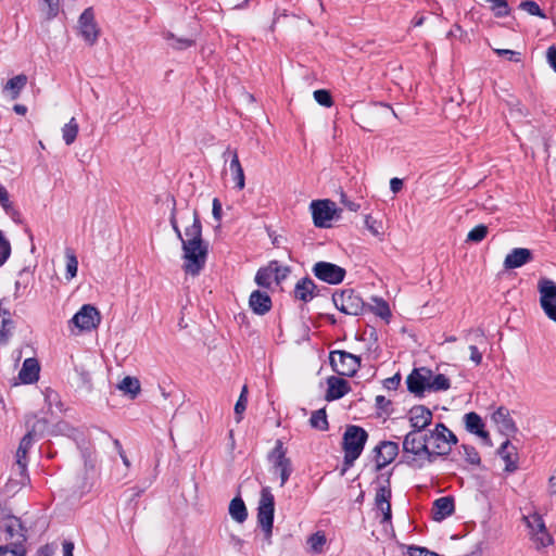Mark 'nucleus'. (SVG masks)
<instances>
[{"label": "nucleus", "mask_w": 556, "mask_h": 556, "mask_svg": "<svg viewBox=\"0 0 556 556\" xmlns=\"http://www.w3.org/2000/svg\"><path fill=\"white\" fill-rule=\"evenodd\" d=\"M170 225L177 238L181 241L182 268L185 273L191 276H198L205 266L208 253L207 243L202 238V224L198 212H193L192 224L185 228L184 233L178 227L174 213H172L170 216Z\"/></svg>", "instance_id": "1"}, {"label": "nucleus", "mask_w": 556, "mask_h": 556, "mask_svg": "<svg viewBox=\"0 0 556 556\" xmlns=\"http://www.w3.org/2000/svg\"><path fill=\"white\" fill-rule=\"evenodd\" d=\"M403 453L406 464L414 469H421L433 463L426 435H420L417 431H409L404 437Z\"/></svg>", "instance_id": "2"}, {"label": "nucleus", "mask_w": 556, "mask_h": 556, "mask_svg": "<svg viewBox=\"0 0 556 556\" xmlns=\"http://www.w3.org/2000/svg\"><path fill=\"white\" fill-rule=\"evenodd\" d=\"M275 497L268 486L261 491L257 505V523L263 532V548L271 545Z\"/></svg>", "instance_id": "3"}, {"label": "nucleus", "mask_w": 556, "mask_h": 556, "mask_svg": "<svg viewBox=\"0 0 556 556\" xmlns=\"http://www.w3.org/2000/svg\"><path fill=\"white\" fill-rule=\"evenodd\" d=\"M425 435L433 462L438 456L447 455L452 450V445L457 443L456 435L444 424H437L434 429Z\"/></svg>", "instance_id": "4"}, {"label": "nucleus", "mask_w": 556, "mask_h": 556, "mask_svg": "<svg viewBox=\"0 0 556 556\" xmlns=\"http://www.w3.org/2000/svg\"><path fill=\"white\" fill-rule=\"evenodd\" d=\"M368 439L367 432L358 426H349L343 434L344 464L352 466L361 456Z\"/></svg>", "instance_id": "5"}, {"label": "nucleus", "mask_w": 556, "mask_h": 556, "mask_svg": "<svg viewBox=\"0 0 556 556\" xmlns=\"http://www.w3.org/2000/svg\"><path fill=\"white\" fill-rule=\"evenodd\" d=\"M330 364L338 375L351 377L361 367V358L345 351H333L330 353Z\"/></svg>", "instance_id": "6"}, {"label": "nucleus", "mask_w": 556, "mask_h": 556, "mask_svg": "<svg viewBox=\"0 0 556 556\" xmlns=\"http://www.w3.org/2000/svg\"><path fill=\"white\" fill-rule=\"evenodd\" d=\"M540 305L545 315L556 323V282L542 278L539 280Z\"/></svg>", "instance_id": "7"}, {"label": "nucleus", "mask_w": 556, "mask_h": 556, "mask_svg": "<svg viewBox=\"0 0 556 556\" xmlns=\"http://www.w3.org/2000/svg\"><path fill=\"white\" fill-rule=\"evenodd\" d=\"M269 462L273 465V472L280 476V485L283 486L292 472V465L291 460L286 456V450L280 440L276 442L274 450L269 454Z\"/></svg>", "instance_id": "8"}, {"label": "nucleus", "mask_w": 556, "mask_h": 556, "mask_svg": "<svg viewBox=\"0 0 556 556\" xmlns=\"http://www.w3.org/2000/svg\"><path fill=\"white\" fill-rule=\"evenodd\" d=\"M336 307L346 315L357 316L363 313L365 304L353 290H343L332 296Z\"/></svg>", "instance_id": "9"}, {"label": "nucleus", "mask_w": 556, "mask_h": 556, "mask_svg": "<svg viewBox=\"0 0 556 556\" xmlns=\"http://www.w3.org/2000/svg\"><path fill=\"white\" fill-rule=\"evenodd\" d=\"M314 225L318 228H328L333 219L337 207L331 200H314L309 205Z\"/></svg>", "instance_id": "10"}, {"label": "nucleus", "mask_w": 556, "mask_h": 556, "mask_svg": "<svg viewBox=\"0 0 556 556\" xmlns=\"http://www.w3.org/2000/svg\"><path fill=\"white\" fill-rule=\"evenodd\" d=\"M1 529L4 532V539L10 545H25L26 530L21 520L15 516H5L1 521Z\"/></svg>", "instance_id": "11"}, {"label": "nucleus", "mask_w": 556, "mask_h": 556, "mask_svg": "<svg viewBox=\"0 0 556 556\" xmlns=\"http://www.w3.org/2000/svg\"><path fill=\"white\" fill-rule=\"evenodd\" d=\"M313 274L319 280L329 285H338L345 277V269L337 264L329 262H317L312 269Z\"/></svg>", "instance_id": "12"}, {"label": "nucleus", "mask_w": 556, "mask_h": 556, "mask_svg": "<svg viewBox=\"0 0 556 556\" xmlns=\"http://www.w3.org/2000/svg\"><path fill=\"white\" fill-rule=\"evenodd\" d=\"M530 535L536 547H546L554 543L552 535L548 533L544 520L538 514L525 517Z\"/></svg>", "instance_id": "13"}, {"label": "nucleus", "mask_w": 556, "mask_h": 556, "mask_svg": "<svg viewBox=\"0 0 556 556\" xmlns=\"http://www.w3.org/2000/svg\"><path fill=\"white\" fill-rule=\"evenodd\" d=\"M100 320V313L89 304L84 305L72 318V323L80 330L94 329Z\"/></svg>", "instance_id": "14"}, {"label": "nucleus", "mask_w": 556, "mask_h": 556, "mask_svg": "<svg viewBox=\"0 0 556 556\" xmlns=\"http://www.w3.org/2000/svg\"><path fill=\"white\" fill-rule=\"evenodd\" d=\"M79 33L89 45H93L98 40L99 28L94 21V13L91 8L86 9L78 21Z\"/></svg>", "instance_id": "15"}, {"label": "nucleus", "mask_w": 556, "mask_h": 556, "mask_svg": "<svg viewBox=\"0 0 556 556\" xmlns=\"http://www.w3.org/2000/svg\"><path fill=\"white\" fill-rule=\"evenodd\" d=\"M432 417V412L428 407L424 405L413 406L408 412V419L413 428L412 431L420 433L431 424Z\"/></svg>", "instance_id": "16"}, {"label": "nucleus", "mask_w": 556, "mask_h": 556, "mask_svg": "<svg viewBox=\"0 0 556 556\" xmlns=\"http://www.w3.org/2000/svg\"><path fill=\"white\" fill-rule=\"evenodd\" d=\"M376 462L379 469L389 465L399 454V444L392 441H383L376 448Z\"/></svg>", "instance_id": "17"}, {"label": "nucleus", "mask_w": 556, "mask_h": 556, "mask_svg": "<svg viewBox=\"0 0 556 556\" xmlns=\"http://www.w3.org/2000/svg\"><path fill=\"white\" fill-rule=\"evenodd\" d=\"M533 260L531 250L515 248L505 257L503 266L505 269L519 268Z\"/></svg>", "instance_id": "18"}, {"label": "nucleus", "mask_w": 556, "mask_h": 556, "mask_svg": "<svg viewBox=\"0 0 556 556\" xmlns=\"http://www.w3.org/2000/svg\"><path fill=\"white\" fill-rule=\"evenodd\" d=\"M328 389L325 399L328 402L339 400L348 394L351 390L349 382L340 377L330 376L327 379Z\"/></svg>", "instance_id": "19"}, {"label": "nucleus", "mask_w": 556, "mask_h": 556, "mask_svg": "<svg viewBox=\"0 0 556 556\" xmlns=\"http://www.w3.org/2000/svg\"><path fill=\"white\" fill-rule=\"evenodd\" d=\"M223 156L230 157L229 170H230L232 178L236 182V187L239 190H242L245 186V177H244V172L240 164L237 151L231 150L230 148H227L226 151L224 152Z\"/></svg>", "instance_id": "20"}, {"label": "nucleus", "mask_w": 556, "mask_h": 556, "mask_svg": "<svg viewBox=\"0 0 556 556\" xmlns=\"http://www.w3.org/2000/svg\"><path fill=\"white\" fill-rule=\"evenodd\" d=\"M491 419L497 426L498 430L505 434L514 433L517 430L509 410L504 406H500L492 414Z\"/></svg>", "instance_id": "21"}, {"label": "nucleus", "mask_w": 556, "mask_h": 556, "mask_svg": "<svg viewBox=\"0 0 556 556\" xmlns=\"http://www.w3.org/2000/svg\"><path fill=\"white\" fill-rule=\"evenodd\" d=\"M464 420H465L466 429L470 433H473V434L478 435L479 438H481L482 440H484L486 443H490L489 432L484 430V424H483L481 417L477 413H475V412L467 413L464 416Z\"/></svg>", "instance_id": "22"}, {"label": "nucleus", "mask_w": 556, "mask_h": 556, "mask_svg": "<svg viewBox=\"0 0 556 556\" xmlns=\"http://www.w3.org/2000/svg\"><path fill=\"white\" fill-rule=\"evenodd\" d=\"M317 295V286L308 278L300 279L294 288V298L306 303Z\"/></svg>", "instance_id": "23"}, {"label": "nucleus", "mask_w": 556, "mask_h": 556, "mask_svg": "<svg viewBox=\"0 0 556 556\" xmlns=\"http://www.w3.org/2000/svg\"><path fill=\"white\" fill-rule=\"evenodd\" d=\"M454 500L451 496L439 497L433 502L432 518L441 521L454 513Z\"/></svg>", "instance_id": "24"}, {"label": "nucleus", "mask_w": 556, "mask_h": 556, "mask_svg": "<svg viewBox=\"0 0 556 556\" xmlns=\"http://www.w3.org/2000/svg\"><path fill=\"white\" fill-rule=\"evenodd\" d=\"M251 309L257 315H264L271 308V299L266 292L255 290L249 299Z\"/></svg>", "instance_id": "25"}, {"label": "nucleus", "mask_w": 556, "mask_h": 556, "mask_svg": "<svg viewBox=\"0 0 556 556\" xmlns=\"http://www.w3.org/2000/svg\"><path fill=\"white\" fill-rule=\"evenodd\" d=\"M391 489L389 484L381 485L376 493L375 502L377 507L382 511L383 514V522L390 521L392 514H391Z\"/></svg>", "instance_id": "26"}, {"label": "nucleus", "mask_w": 556, "mask_h": 556, "mask_svg": "<svg viewBox=\"0 0 556 556\" xmlns=\"http://www.w3.org/2000/svg\"><path fill=\"white\" fill-rule=\"evenodd\" d=\"M39 364L35 358H26L23 363L22 369L18 372V378L23 383H34L39 378Z\"/></svg>", "instance_id": "27"}, {"label": "nucleus", "mask_w": 556, "mask_h": 556, "mask_svg": "<svg viewBox=\"0 0 556 556\" xmlns=\"http://www.w3.org/2000/svg\"><path fill=\"white\" fill-rule=\"evenodd\" d=\"M27 76L25 74H18L7 81L3 87V93H5L11 100H16L21 91L27 85Z\"/></svg>", "instance_id": "28"}, {"label": "nucleus", "mask_w": 556, "mask_h": 556, "mask_svg": "<svg viewBox=\"0 0 556 556\" xmlns=\"http://www.w3.org/2000/svg\"><path fill=\"white\" fill-rule=\"evenodd\" d=\"M498 454L505 462L506 471H515L517 469V453L515 446H513L508 440L502 443L498 448Z\"/></svg>", "instance_id": "29"}, {"label": "nucleus", "mask_w": 556, "mask_h": 556, "mask_svg": "<svg viewBox=\"0 0 556 556\" xmlns=\"http://www.w3.org/2000/svg\"><path fill=\"white\" fill-rule=\"evenodd\" d=\"M407 389L416 396L425 395L422 368L414 369L406 379Z\"/></svg>", "instance_id": "30"}, {"label": "nucleus", "mask_w": 556, "mask_h": 556, "mask_svg": "<svg viewBox=\"0 0 556 556\" xmlns=\"http://www.w3.org/2000/svg\"><path fill=\"white\" fill-rule=\"evenodd\" d=\"M13 328L14 321L11 318V314L0 307V345L9 342Z\"/></svg>", "instance_id": "31"}, {"label": "nucleus", "mask_w": 556, "mask_h": 556, "mask_svg": "<svg viewBox=\"0 0 556 556\" xmlns=\"http://www.w3.org/2000/svg\"><path fill=\"white\" fill-rule=\"evenodd\" d=\"M27 452L22 450L21 447L16 451V462L15 467L13 468L16 476H18V480H16L17 484L24 485L28 481V477L26 475L27 471V462H26Z\"/></svg>", "instance_id": "32"}, {"label": "nucleus", "mask_w": 556, "mask_h": 556, "mask_svg": "<svg viewBox=\"0 0 556 556\" xmlns=\"http://www.w3.org/2000/svg\"><path fill=\"white\" fill-rule=\"evenodd\" d=\"M229 515L235 521L239 523H242L247 520L248 509L243 500L240 496H236L230 501Z\"/></svg>", "instance_id": "33"}, {"label": "nucleus", "mask_w": 556, "mask_h": 556, "mask_svg": "<svg viewBox=\"0 0 556 556\" xmlns=\"http://www.w3.org/2000/svg\"><path fill=\"white\" fill-rule=\"evenodd\" d=\"M277 269V262H271L267 267L260 268L255 275V282L260 287L269 288L274 281V270Z\"/></svg>", "instance_id": "34"}, {"label": "nucleus", "mask_w": 556, "mask_h": 556, "mask_svg": "<svg viewBox=\"0 0 556 556\" xmlns=\"http://www.w3.org/2000/svg\"><path fill=\"white\" fill-rule=\"evenodd\" d=\"M118 389L125 394H129L131 399H135L140 393V382L137 378L127 376L119 383Z\"/></svg>", "instance_id": "35"}, {"label": "nucleus", "mask_w": 556, "mask_h": 556, "mask_svg": "<svg viewBox=\"0 0 556 556\" xmlns=\"http://www.w3.org/2000/svg\"><path fill=\"white\" fill-rule=\"evenodd\" d=\"M78 123L75 117H72L62 128V138L67 146H71L78 134Z\"/></svg>", "instance_id": "36"}, {"label": "nucleus", "mask_w": 556, "mask_h": 556, "mask_svg": "<svg viewBox=\"0 0 556 556\" xmlns=\"http://www.w3.org/2000/svg\"><path fill=\"white\" fill-rule=\"evenodd\" d=\"M309 424L315 429L323 430V431L327 430L328 429V420H327L326 410L324 408L315 410L309 418Z\"/></svg>", "instance_id": "37"}, {"label": "nucleus", "mask_w": 556, "mask_h": 556, "mask_svg": "<svg viewBox=\"0 0 556 556\" xmlns=\"http://www.w3.org/2000/svg\"><path fill=\"white\" fill-rule=\"evenodd\" d=\"M432 392L446 391L451 387L450 379L443 374H432Z\"/></svg>", "instance_id": "38"}, {"label": "nucleus", "mask_w": 556, "mask_h": 556, "mask_svg": "<svg viewBox=\"0 0 556 556\" xmlns=\"http://www.w3.org/2000/svg\"><path fill=\"white\" fill-rule=\"evenodd\" d=\"M488 235V227L483 224L477 225L472 228L467 235L468 242L479 243L481 242Z\"/></svg>", "instance_id": "39"}, {"label": "nucleus", "mask_w": 556, "mask_h": 556, "mask_svg": "<svg viewBox=\"0 0 556 556\" xmlns=\"http://www.w3.org/2000/svg\"><path fill=\"white\" fill-rule=\"evenodd\" d=\"M491 3V10L496 17L509 15L510 10L506 0H488Z\"/></svg>", "instance_id": "40"}, {"label": "nucleus", "mask_w": 556, "mask_h": 556, "mask_svg": "<svg viewBox=\"0 0 556 556\" xmlns=\"http://www.w3.org/2000/svg\"><path fill=\"white\" fill-rule=\"evenodd\" d=\"M326 541L327 540L325 533L318 531L308 538L307 543L309 544L313 552L320 553L324 545L326 544Z\"/></svg>", "instance_id": "41"}, {"label": "nucleus", "mask_w": 556, "mask_h": 556, "mask_svg": "<svg viewBox=\"0 0 556 556\" xmlns=\"http://www.w3.org/2000/svg\"><path fill=\"white\" fill-rule=\"evenodd\" d=\"M78 270V261L75 254L66 251V278L73 279L76 277Z\"/></svg>", "instance_id": "42"}, {"label": "nucleus", "mask_w": 556, "mask_h": 556, "mask_svg": "<svg viewBox=\"0 0 556 556\" xmlns=\"http://www.w3.org/2000/svg\"><path fill=\"white\" fill-rule=\"evenodd\" d=\"M0 556H26L25 545H3L0 546Z\"/></svg>", "instance_id": "43"}, {"label": "nucleus", "mask_w": 556, "mask_h": 556, "mask_svg": "<svg viewBox=\"0 0 556 556\" xmlns=\"http://www.w3.org/2000/svg\"><path fill=\"white\" fill-rule=\"evenodd\" d=\"M11 255V243L0 230V267L9 260Z\"/></svg>", "instance_id": "44"}, {"label": "nucleus", "mask_w": 556, "mask_h": 556, "mask_svg": "<svg viewBox=\"0 0 556 556\" xmlns=\"http://www.w3.org/2000/svg\"><path fill=\"white\" fill-rule=\"evenodd\" d=\"M462 448H463V454H464L467 463H469L470 465H479L480 464V462H481L480 455L473 446L463 444Z\"/></svg>", "instance_id": "45"}, {"label": "nucleus", "mask_w": 556, "mask_h": 556, "mask_svg": "<svg viewBox=\"0 0 556 556\" xmlns=\"http://www.w3.org/2000/svg\"><path fill=\"white\" fill-rule=\"evenodd\" d=\"M313 97L318 104L325 108H330L333 104L331 94L325 89L315 90Z\"/></svg>", "instance_id": "46"}, {"label": "nucleus", "mask_w": 556, "mask_h": 556, "mask_svg": "<svg viewBox=\"0 0 556 556\" xmlns=\"http://www.w3.org/2000/svg\"><path fill=\"white\" fill-rule=\"evenodd\" d=\"M519 8L526 12H528L530 15H534V16H540V17H545V15L543 14L541 8L539 7V4L534 1H531V0H526V1H522L520 4H519Z\"/></svg>", "instance_id": "47"}, {"label": "nucleus", "mask_w": 556, "mask_h": 556, "mask_svg": "<svg viewBox=\"0 0 556 556\" xmlns=\"http://www.w3.org/2000/svg\"><path fill=\"white\" fill-rule=\"evenodd\" d=\"M0 205L7 214H11L13 212V205L10 201L9 192L4 187L0 188Z\"/></svg>", "instance_id": "48"}, {"label": "nucleus", "mask_w": 556, "mask_h": 556, "mask_svg": "<svg viewBox=\"0 0 556 556\" xmlns=\"http://www.w3.org/2000/svg\"><path fill=\"white\" fill-rule=\"evenodd\" d=\"M408 555L409 556H440L439 554L431 552L428 548L421 547V546H409Z\"/></svg>", "instance_id": "49"}, {"label": "nucleus", "mask_w": 556, "mask_h": 556, "mask_svg": "<svg viewBox=\"0 0 556 556\" xmlns=\"http://www.w3.org/2000/svg\"><path fill=\"white\" fill-rule=\"evenodd\" d=\"M248 404V399L244 396H239L236 405H235V415L237 422H240L242 419V414L244 413Z\"/></svg>", "instance_id": "50"}, {"label": "nucleus", "mask_w": 556, "mask_h": 556, "mask_svg": "<svg viewBox=\"0 0 556 556\" xmlns=\"http://www.w3.org/2000/svg\"><path fill=\"white\" fill-rule=\"evenodd\" d=\"M494 52L498 56L507 58L509 61H513V62H519L520 61V58H519L520 53L517 52V51L509 50V49H495Z\"/></svg>", "instance_id": "51"}, {"label": "nucleus", "mask_w": 556, "mask_h": 556, "mask_svg": "<svg viewBox=\"0 0 556 556\" xmlns=\"http://www.w3.org/2000/svg\"><path fill=\"white\" fill-rule=\"evenodd\" d=\"M168 39L173 40L170 45L176 49H186L193 45V40L188 38H176L173 35H170Z\"/></svg>", "instance_id": "52"}, {"label": "nucleus", "mask_w": 556, "mask_h": 556, "mask_svg": "<svg viewBox=\"0 0 556 556\" xmlns=\"http://www.w3.org/2000/svg\"><path fill=\"white\" fill-rule=\"evenodd\" d=\"M35 440V433H34V430H29L27 431V433L22 438L21 442H20V445L18 447H21L22 450H25L26 452H28V450L30 448L33 442Z\"/></svg>", "instance_id": "53"}, {"label": "nucleus", "mask_w": 556, "mask_h": 556, "mask_svg": "<svg viewBox=\"0 0 556 556\" xmlns=\"http://www.w3.org/2000/svg\"><path fill=\"white\" fill-rule=\"evenodd\" d=\"M212 206H213L212 207L213 217L215 218V220L219 222L222 219V213H223L220 201L217 198H214L213 202H212Z\"/></svg>", "instance_id": "54"}, {"label": "nucleus", "mask_w": 556, "mask_h": 556, "mask_svg": "<svg viewBox=\"0 0 556 556\" xmlns=\"http://www.w3.org/2000/svg\"><path fill=\"white\" fill-rule=\"evenodd\" d=\"M422 372H424L425 393L432 392L431 380H432L433 371L430 369H427V368H422Z\"/></svg>", "instance_id": "55"}, {"label": "nucleus", "mask_w": 556, "mask_h": 556, "mask_svg": "<svg viewBox=\"0 0 556 556\" xmlns=\"http://www.w3.org/2000/svg\"><path fill=\"white\" fill-rule=\"evenodd\" d=\"M469 351H470V359L476 365H480L482 362V353L479 351V349L476 345H470Z\"/></svg>", "instance_id": "56"}, {"label": "nucleus", "mask_w": 556, "mask_h": 556, "mask_svg": "<svg viewBox=\"0 0 556 556\" xmlns=\"http://www.w3.org/2000/svg\"><path fill=\"white\" fill-rule=\"evenodd\" d=\"M401 382V377L399 374L394 375L391 378L384 380V387L389 390H395Z\"/></svg>", "instance_id": "57"}, {"label": "nucleus", "mask_w": 556, "mask_h": 556, "mask_svg": "<svg viewBox=\"0 0 556 556\" xmlns=\"http://www.w3.org/2000/svg\"><path fill=\"white\" fill-rule=\"evenodd\" d=\"M390 405H391V401L386 399V396H383V395L376 396V406L379 409L387 410Z\"/></svg>", "instance_id": "58"}, {"label": "nucleus", "mask_w": 556, "mask_h": 556, "mask_svg": "<svg viewBox=\"0 0 556 556\" xmlns=\"http://www.w3.org/2000/svg\"><path fill=\"white\" fill-rule=\"evenodd\" d=\"M376 224V220H374L370 216L366 217L365 225L374 236H378L380 233Z\"/></svg>", "instance_id": "59"}, {"label": "nucleus", "mask_w": 556, "mask_h": 556, "mask_svg": "<svg viewBox=\"0 0 556 556\" xmlns=\"http://www.w3.org/2000/svg\"><path fill=\"white\" fill-rule=\"evenodd\" d=\"M402 188H403L402 179L394 177L390 180V189L393 193L400 192L402 190Z\"/></svg>", "instance_id": "60"}, {"label": "nucleus", "mask_w": 556, "mask_h": 556, "mask_svg": "<svg viewBox=\"0 0 556 556\" xmlns=\"http://www.w3.org/2000/svg\"><path fill=\"white\" fill-rule=\"evenodd\" d=\"M547 60L551 67L556 72V48L551 47L547 50Z\"/></svg>", "instance_id": "61"}, {"label": "nucleus", "mask_w": 556, "mask_h": 556, "mask_svg": "<svg viewBox=\"0 0 556 556\" xmlns=\"http://www.w3.org/2000/svg\"><path fill=\"white\" fill-rule=\"evenodd\" d=\"M378 314L384 317L390 314L388 304L383 300H378Z\"/></svg>", "instance_id": "62"}, {"label": "nucleus", "mask_w": 556, "mask_h": 556, "mask_svg": "<svg viewBox=\"0 0 556 556\" xmlns=\"http://www.w3.org/2000/svg\"><path fill=\"white\" fill-rule=\"evenodd\" d=\"M548 492L549 494H556V467L553 475L548 479Z\"/></svg>", "instance_id": "63"}, {"label": "nucleus", "mask_w": 556, "mask_h": 556, "mask_svg": "<svg viewBox=\"0 0 556 556\" xmlns=\"http://www.w3.org/2000/svg\"><path fill=\"white\" fill-rule=\"evenodd\" d=\"M73 551H74L73 542L65 541L63 543V555L64 556H73Z\"/></svg>", "instance_id": "64"}]
</instances>
